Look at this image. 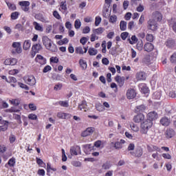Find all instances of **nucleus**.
<instances>
[{"label":"nucleus","mask_w":176,"mask_h":176,"mask_svg":"<svg viewBox=\"0 0 176 176\" xmlns=\"http://www.w3.org/2000/svg\"><path fill=\"white\" fill-rule=\"evenodd\" d=\"M96 128L94 127H88L87 129L81 133L82 137H87V135H91L94 133Z\"/></svg>","instance_id":"12"},{"label":"nucleus","mask_w":176,"mask_h":176,"mask_svg":"<svg viewBox=\"0 0 176 176\" xmlns=\"http://www.w3.org/2000/svg\"><path fill=\"white\" fill-rule=\"evenodd\" d=\"M147 28L151 31H156L157 30V22L155 19H150L147 22Z\"/></svg>","instance_id":"5"},{"label":"nucleus","mask_w":176,"mask_h":176,"mask_svg":"<svg viewBox=\"0 0 176 176\" xmlns=\"http://www.w3.org/2000/svg\"><path fill=\"white\" fill-rule=\"evenodd\" d=\"M61 89H63V84H61L60 82L56 84L54 87V90H55V91H57L58 90H61Z\"/></svg>","instance_id":"58"},{"label":"nucleus","mask_w":176,"mask_h":176,"mask_svg":"<svg viewBox=\"0 0 176 176\" xmlns=\"http://www.w3.org/2000/svg\"><path fill=\"white\" fill-rule=\"evenodd\" d=\"M140 89L144 94H148V93H149V88L144 84L140 85Z\"/></svg>","instance_id":"35"},{"label":"nucleus","mask_w":176,"mask_h":176,"mask_svg":"<svg viewBox=\"0 0 176 176\" xmlns=\"http://www.w3.org/2000/svg\"><path fill=\"white\" fill-rule=\"evenodd\" d=\"M96 108L97 111H99V112H102V111H104V106L100 103L96 104Z\"/></svg>","instance_id":"53"},{"label":"nucleus","mask_w":176,"mask_h":176,"mask_svg":"<svg viewBox=\"0 0 176 176\" xmlns=\"http://www.w3.org/2000/svg\"><path fill=\"white\" fill-rule=\"evenodd\" d=\"M78 109H80V111H82L83 112H86L87 109V104L86 103V101H82L81 104L78 105Z\"/></svg>","instance_id":"26"},{"label":"nucleus","mask_w":176,"mask_h":176,"mask_svg":"<svg viewBox=\"0 0 176 176\" xmlns=\"http://www.w3.org/2000/svg\"><path fill=\"white\" fill-rule=\"evenodd\" d=\"M82 25V22H80V20L76 19L74 22V28L76 30H79Z\"/></svg>","instance_id":"44"},{"label":"nucleus","mask_w":176,"mask_h":176,"mask_svg":"<svg viewBox=\"0 0 176 176\" xmlns=\"http://www.w3.org/2000/svg\"><path fill=\"white\" fill-rule=\"evenodd\" d=\"M8 83H16L17 79L13 76L8 77V80H7Z\"/></svg>","instance_id":"57"},{"label":"nucleus","mask_w":176,"mask_h":176,"mask_svg":"<svg viewBox=\"0 0 176 176\" xmlns=\"http://www.w3.org/2000/svg\"><path fill=\"white\" fill-rule=\"evenodd\" d=\"M19 6H21V8L23 12L25 13L30 12V5H31V3L30 1H22L19 2Z\"/></svg>","instance_id":"4"},{"label":"nucleus","mask_w":176,"mask_h":176,"mask_svg":"<svg viewBox=\"0 0 176 176\" xmlns=\"http://www.w3.org/2000/svg\"><path fill=\"white\" fill-rule=\"evenodd\" d=\"M127 29V22L124 21H121L120 23V30L121 31H126Z\"/></svg>","instance_id":"30"},{"label":"nucleus","mask_w":176,"mask_h":176,"mask_svg":"<svg viewBox=\"0 0 176 176\" xmlns=\"http://www.w3.org/2000/svg\"><path fill=\"white\" fill-rule=\"evenodd\" d=\"M134 149H135V144H134V143L129 144L127 147V151H134Z\"/></svg>","instance_id":"64"},{"label":"nucleus","mask_w":176,"mask_h":176,"mask_svg":"<svg viewBox=\"0 0 176 176\" xmlns=\"http://www.w3.org/2000/svg\"><path fill=\"white\" fill-rule=\"evenodd\" d=\"M136 79L138 80H145L146 79V76L145 72H139L136 74Z\"/></svg>","instance_id":"23"},{"label":"nucleus","mask_w":176,"mask_h":176,"mask_svg":"<svg viewBox=\"0 0 176 176\" xmlns=\"http://www.w3.org/2000/svg\"><path fill=\"white\" fill-rule=\"evenodd\" d=\"M60 9L64 12L67 10V1H63L60 2Z\"/></svg>","instance_id":"52"},{"label":"nucleus","mask_w":176,"mask_h":176,"mask_svg":"<svg viewBox=\"0 0 176 176\" xmlns=\"http://www.w3.org/2000/svg\"><path fill=\"white\" fill-rule=\"evenodd\" d=\"M102 20V19L100 18V16H96V18H95V25H96V27H98L100 25V24L101 23Z\"/></svg>","instance_id":"47"},{"label":"nucleus","mask_w":176,"mask_h":176,"mask_svg":"<svg viewBox=\"0 0 176 176\" xmlns=\"http://www.w3.org/2000/svg\"><path fill=\"white\" fill-rule=\"evenodd\" d=\"M23 47L24 50H28V49H30V47H31V41H30V40L25 41L23 43Z\"/></svg>","instance_id":"31"},{"label":"nucleus","mask_w":176,"mask_h":176,"mask_svg":"<svg viewBox=\"0 0 176 176\" xmlns=\"http://www.w3.org/2000/svg\"><path fill=\"white\" fill-rule=\"evenodd\" d=\"M30 120H38V116L36 114L30 113L28 115Z\"/></svg>","instance_id":"56"},{"label":"nucleus","mask_w":176,"mask_h":176,"mask_svg":"<svg viewBox=\"0 0 176 176\" xmlns=\"http://www.w3.org/2000/svg\"><path fill=\"white\" fill-rule=\"evenodd\" d=\"M76 53L77 54H83V48H82V47H78L76 48Z\"/></svg>","instance_id":"63"},{"label":"nucleus","mask_w":176,"mask_h":176,"mask_svg":"<svg viewBox=\"0 0 176 176\" xmlns=\"http://www.w3.org/2000/svg\"><path fill=\"white\" fill-rule=\"evenodd\" d=\"M111 167H112V165L111 164V162L109 161L106 162L102 165V170H109Z\"/></svg>","instance_id":"32"},{"label":"nucleus","mask_w":176,"mask_h":176,"mask_svg":"<svg viewBox=\"0 0 176 176\" xmlns=\"http://www.w3.org/2000/svg\"><path fill=\"white\" fill-rule=\"evenodd\" d=\"M160 124H162V126H164L165 127H168V126L169 124H170L171 121L170 120V119L168 118L163 117L160 119Z\"/></svg>","instance_id":"15"},{"label":"nucleus","mask_w":176,"mask_h":176,"mask_svg":"<svg viewBox=\"0 0 176 176\" xmlns=\"http://www.w3.org/2000/svg\"><path fill=\"white\" fill-rule=\"evenodd\" d=\"M33 25L36 31H43V28H42V26H41V25H39L38 22H33Z\"/></svg>","instance_id":"36"},{"label":"nucleus","mask_w":176,"mask_h":176,"mask_svg":"<svg viewBox=\"0 0 176 176\" xmlns=\"http://www.w3.org/2000/svg\"><path fill=\"white\" fill-rule=\"evenodd\" d=\"M10 102L15 107L20 105V100H19V99H12V100H10Z\"/></svg>","instance_id":"51"},{"label":"nucleus","mask_w":176,"mask_h":176,"mask_svg":"<svg viewBox=\"0 0 176 176\" xmlns=\"http://www.w3.org/2000/svg\"><path fill=\"white\" fill-rule=\"evenodd\" d=\"M131 155H134L135 157H141L144 155V150L141 147L137 148L134 152H131Z\"/></svg>","instance_id":"9"},{"label":"nucleus","mask_w":176,"mask_h":176,"mask_svg":"<svg viewBox=\"0 0 176 176\" xmlns=\"http://www.w3.org/2000/svg\"><path fill=\"white\" fill-rule=\"evenodd\" d=\"M34 19H36V20L41 21V23H49V20H47V18H46L45 16H43V14L41 13L36 14L34 16Z\"/></svg>","instance_id":"13"},{"label":"nucleus","mask_w":176,"mask_h":176,"mask_svg":"<svg viewBox=\"0 0 176 176\" xmlns=\"http://www.w3.org/2000/svg\"><path fill=\"white\" fill-rule=\"evenodd\" d=\"M130 127L135 133H138V131H140V126H138L137 124L131 123Z\"/></svg>","instance_id":"33"},{"label":"nucleus","mask_w":176,"mask_h":176,"mask_svg":"<svg viewBox=\"0 0 176 176\" xmlns=\"http://www.w3.org/2000/svg\"><path fill=\"white\" fill-rule=\"evenodd\" d=\"M126 96L128 100H133L135 97H137V91L133 88H129L126 91Z\"/></svg>","instance_id":"7"},{"label":"nucleus","mask_w":176,"mask_h":176,"mask_svg":"<svg viewBox=\"0 0 176 176\" xmlns=\"http://www.w3.org/2000/svg\"><path fill=\"white\" fill-rule=\"evenodd\" d=\"M57 117L59 119H67V118H71V115L67 113H58Z\"/></svg>","instance_id":"28"},{"label":"nucleus","mask_w":176,"mask_h":176,"mask_svg":"<svg viewBox=\"0 0 176 176\" xmlns=\"http://www.w3.org/2000/svg\"><path fill=\"white\" fill-rule=\"evenodd\" d=\"M94 34H97V35H101V34H102V32H104V29L102 28H98L97 29H96L94 31Z\"/></svg>","instance_id":"54"},{"label":"nucleus","mask_w":176,"mask_h":176,"mask_svg":"<svg viewBox=\"0 0 176 176\" xmlns=\"http://www.w3.org/2000/svg\"><path fill=\"white\" fill-rule=\"evenodd\" d=\"M79 64L82 69H86V68H87V63H86L83 59H80L79 60Z\"/></svg>","instance_id":"41"},{"label":"nucleus","mask_w":176,"mask_h":176,"mask_svg":"<svg viewBox=\"0 0 176 176\" xmlns=\"http://www.w3.org/2000/svg\"><path fill=\"white\" fill-rule=\"evenodd\" d=\"M88 53H89V56H96L97 54V53H98V50H97L93 47H90L88 50Z\"/></svg>","instance_id":"37"},{"label":"nucleus","mask_w":176,"mask_h":176,"mask_svg":"<svg viewBox=\"0 0 176 176\" xmlns=\"http://www.w3.org/2000/svg\"><path fill=\"white\" fill-rule=\"evenodd\" d=\"M47 50L52 52V53H56L58 51V48H57V45L53 43V41L50 43L48 47L46 48Z\"/></svg>","instance_id":"21"},{"label":"nucleus","mask_w":176,"mask_h":176,"mask_svg":"<svg viewBox=\"0 0 176 176\" xmlns=\"http://www.w3.org/2000/svg\"><path fill=\"white\" fill-rule=\"evenodd\" d=\"M155 49V46L151 43H146L144 45V52H147L148 53L152 52Z\"/></svg>","instance_id":"18"},{"label":"nucleus","mask_w":176,"mask_h":176,"mask_svg":"<svg viewBox=\"0 0 176 176\" xmlns=\"http://www.w3.org/2000/svg\"><path fill=\"white\" fill-rule=\"evenodd\" d=\"M32 50L33 52H36V53H39L41 50H42V45L37 43L34 44L32 47Z\"/></svg>","instance_id":"24"},{"label":"nucleus","mask_w":176,"mask_h":176,"mask_svg":"<svg viewBox=\"0 0 176 176\" xmlns=\"http://www.w3.org/2000/svg\"><path fill=\"white\" fill-rule=\"evenodd\" d=\"M131 39L130 38L128 39L131 45H134V43H137L138 42V38H137V36H135V35L132 36Z\"/></svg>","instance_id":"39"},{"label":"nucleus","mask_w":176,"mask_h":176,"mask_svg":"<svg viewBox=\"0 0 176 176\" xmlns=\"http://www.w3.org/2000/svg\"><path fill=\"white\" fill-rule=\"evenodd\" d=\"M8 164L10 167H14L16 166V158L14 157L10 158L8 162Z\"/></svg>","instance_id":"34"},{"label":"nucleus","mask_w":176,"mask_h":176,"mask_svg":"<svg viewBox=\"0 0 176 176\" xmlns=\"http://www.w3.org/2000/svg\"><path fill=\"white\" fill-rule=\"evenodd\" d=\"M170 61L172 64H176V52H174L170 58Z\"/></svg>","instance_id":"50"},{"label":"nucleus","mask_w":176,"mask_h":176,"mask_svg":"<svg viewBox=\"0 0 176 176\" xmlns=\"http://www.w3.org/2000/svg\"><path fill=\"white\" fill-rule=\"evenodd\" d=\"M59 60L57 58V56H52L50 58V63H53L54 64H57L58 63Z\"/></svg>","instance_id":"55"},{"label":"nucleus","mask_w":176,"mask_h":176,"mask_svg":"<svg viewBox=\"0 0 176 176\" xmlns=\"http://www.w3.org/2000/svg\"><path fill=\"white\" fill-rule=\"evenodd\" d=\"M165 135L166 138H173V137L175 135V131L171 128H169L166 130Z\"/></svg>","instance_id":"20"},{"label":"nucleus","mask_w":176,"mask_h":176,"mask_svg":"<svg viewBox=\"0 0 176 176\" xmlns=\"http://www.w3.org/2000/svg\"><path fill=\"white\" fill-rule=\"evenodd\" d=\"M18 85L19 86V87H21V89H24V90H30V87H28V85L23 83V82H18Z\"/></svg>","instance_id":"46"},{"label":"nucleus","mask_w":176,"mask_h":176,"mask_svg":"<svg viewBox=\"0 0 176 176\" xmlns=\"http://www.w3.org/2000/svg\"><path fill=\"white\" fill-rule=\"evenodd\" d=\"M8 123H9L8 121H5L4 125L0 126L1 131H6L8 130Z\"/></svg>","instance_id":"48"},{"label":"nucleus","mask_w":176,"mask_h":176,"mask_svg":"<svg viewBox=\"0 0 176 176\" xmlns=\"http://www.w3.org/2000/svg\"><path fill=\"white\" fill-rule=\"evenodd\" d=\"M35 61L36 63H38L41 65H45V64H46V58L41 54H37L35 58Z\"/></svg>","instance_id":"10"},{"label":"nucleus","mask_w":176,"mask_h":176,"mask_svg":"<svg viewBox=\"0 0 176 176\" xmlns=\"http://www.w3.org/2000/svg\"><path fill=\"white\" fill-rule=\"evenodd\" d=\"M58 104L60 107H63L64 108H68V107H69L68 101H59Z\"/></svg>","instance_id":"49"},{"label":"nucleus","mask_w":176,"mask_h":176,"mask_svg":"<svg viewBox=\"0 0 176 176\" xmlns=\"http://www.w3.org/2000/svg\"><path fill=\"white\" fill-rule=\"evenodd\" d=\"M109 21V23H111V24H115V23H116V21H118V16L116 15L110 16Z\"/></svg>","instance_id":"40"},{"label":"nucleus","mask_w":176,"mask_h":176,"mask_svg":"<svg viewBox=\"0 0 176 176\" xmlns=\"http://www.w3.org/2000/svg\"><path fill=\"white\" fill-rule=\"evenodd\" d=\"M12 47L14 50H12V54H16L17 53L18 54H20L21 52H23V50L21 49V43L19 42H14L12 43Z\"/></svg>","instance_id":"3"},{"label":"nucleus","mask_w":176,"mask_h":176,"mask_svg":"<svg viewBox=\"0 0 176 176\" xmlns=\"http://www.w3.org/2000/svg\"><path fill=\"white\" fill-rule=\"evenodd\" d=\"M144 111H146V106L145 104H140L135 107L134 113H142Z\"/></svg>","instance_id":"11"},{"label":"nucleus","mask_w":176,"mask_h":176,"mask_svg":"<svg viewBox=\"0 0 176 176\" xmlns=\"http://www.w3.org/2000/svg\"><path fill=\"white\" fill-rule=\"evenodd\" d=\"M115 80L120 86H123L124 85V77H120V76H116L115 77Z\"/></svg>","instance_id":"25"},{"label":"nucleus","mask_w":176,"mask_h":176,"mask_svg":"<svg viewBox=\"0 0 176 176\" xmlns=\"http://www.w3.org/2000/svg\"><path fill=\"white\" fill-rule=\"evenodd\" d=\"M154 39H155V36H153V34H146V40L148 42H153Z\"/></svg>","instance_id":"42"},{"label":"nucleus","mask_w":176,"mask_h":176,"mask_svg":"<svg viewBox=\"0 0 176 176\" xmlns=\"http://www.w3.org/2000/svg\"><path fill=\"white\" fill-rule=\"evenodd\" d=\"M19 16H20V13L17 11L11 13V20H17L19 19Z\"/></svg>","instance_id":"38"},{"label":"nucleus","mask_w":176,"mask_h":176,"mask_svg":"<svg viewBox=\"0 0 176 176\" xmlns=\"http://www.w3.org/2000/svg\"><path fill=\"white\" fill-rule=\"evenodd\" d=\"M102 16L105 19H108V17L111 16V12H109V10H108L107 8L104 9L102 12Z\"/></svg>","instance_id":"43"},{"label":"nucleus","mask_w":176,"mask_h":176,"mask_svg":"<svg viewBox=\"0 0 176 176\" xmlns=\"http://www.w3.org/2000/svg\"><path fill=\"white\" fill-rule=\"evenodd\" d=\"M52 171H57V168H53L52 167V165L50 164V163H47V175H50V173H52Z\"/></svg>","instance_id":"29"},{"label":"nucleus","mask_w":176,"mask_h":176,"mask_svg":"<svg viewBox=\"0 0 176 176\" xmlns=\"http://www.w3.org/2000/svg\"><path fill=\"white\" fill-rule=\"evenodd\" d=\"M6 5L10 10L12 12L17 10V7L16 6L15 3H10L9 1H6Z\"/></svg>","instance_id":"27"},{"label":"nucleus","mask_w":176,"mask_h":176,"mask_svg":"<svg viewBox=\"0 0 176 176\" xmlns=\"http://www.w3.org/2000/svg\"><path fill=\"white\" fill-rule=\"evenodd\" d=\"M114 148H116V149H122V148H123V145L122 144V143L116 142L114 143Z\"/></svg>","instance_id":"60"},{"label":"nucleus","mask_w":176,"mask_h":176,"mask_svg":"<svg viewBox=\"0 0 176 176\" xmlns=\"http://www.w3.org/2000/svg\"><path fill=\"white\" fill-rule=\"evenodd\" d=\"M157 118V113L155 111H151L147 114V120H151L152 122L153 120H156Z\"/></svg>","instance_id":"17"},{"label":"nucleus","mask_w":176,"mask_h":176,"mask_svg":"<svg viewBox=\"0 0 176 176\" xmlns=\"http://www.w3.org/2000/svg\"><path fill=\"white\" fill-rule=\"evenodd\" d=\"M136 47L138 50H139V52H141V50L144 49V43L142 42V41H138V43L136 45Z\"/></svg>","instance_id":"45"},{"label":"nucleus","mask_w":176,"mask_h":176,"mask_svg":"<svg viewBox=\"0 0 176 176\" xmlns=\"http://www.w3.org/2000/svg\"><path fill=\"white\" fill-rule=\"evenodd\" d=\"M153 126V122L151 120L146 119L140 124V134H148L149 129Z\"/></svg>","instance_id":"1"},{"label":"nucleus","mask_w":176,"mask_h":176,"mask_svg":"<svg viewBox=\"0 0 176 176\" xmlns=\"http://www.w3.org/2000/svg\"><path fill=\"white\" fill-rule=\"evenodd\" d=\"M53 16L54 17H55V19H57V20H61V16L60 15L58 11H54Z\"/></svg>","instance_id":"61"},{"label":"nucleus","mask_w":176,"mask_h":176,"mask_svg":"<svg viewBox=\"0 0 176 176\" xmlns=\"http://www.w3.org/2000/svg\"><path fill=\"white\" fill-rule=\"evenodd\" d=\"M153 20L162 21V20H163V15L159 11H155L153 13Z\"/></svg>","instance_id":"16"},{"label":"nucleus","mask_w":176,"mask_h":176,"mask_svg":"<svg viewBox=\"0 0 176 176\" xmlns=\"http://www.w3.org/2000/svg\"><path fill=\"white\" fill-rule=\"evenodd\" d=\"M80 146L78 145L72 146L70 148V155H72V156H78V155H80Z\"/></svg>","instance_id":"8"},{"label":"nucleus","mask_w":176,"mask_h":176,"mask_svg":"<svg viewBox=\"0 0 176 176\" xmlns=\"http://www.w3.org/2000/svg\"><path fill=\"white\" fill-rule=\"evenodd\" d=\"M42 42L45 49H47L53 41L52 39L49 38V37L43 36L42 38Z\"/></svg>","instance_id":"19"},{"label":"nucleus","mask_w":176,"mask_h":176,"mask_svg":"<svg viewBox=\"0 0 176 176\" xmlns=\"http://www.w3.org/2000/svg\"><path fill=\"white\" fill-rule=\"evenodd\" d=\"M165 45L166 47L173 48L175 46V41L173 38H168L165 42Z\"/></svg>","instance_id":"22"},{"label":"nucleus","mask_w":176,"mask_h":176,"mask_svg":"<svg viewBox=\"0 0 176 176\" xmlns=\"http://www.w3.org/2000/svg\"><path fill=\"white\" fill-rule=\"evenodd\" d=\"M120 36H121L122 41H126V39H127V37L129 36V32H124L121 33Z\"/></svg>","instance_id":"59"},{"label":"nucleus","mask_w":176,"mask_h":176,"mask_svg":"<svg viewBox=\"0 0 176 176\" xmlns=\"http://www.w3.org/2000/svg\"><path fill=\"white\" fill-rule=\"evenodd\" d=\"M49 71H52V66H50V65L45 66L43 69V74H46V73L49 72Z\"/></svg>","instance_id":"62"},{"label":"nucleus","mask_w":176,"mask_h":176,"mask_svg":"<svg viewBox=\"0 0 176 176\" xmlns=\"http://www.w3.org/2000/svg\"><path fill=\"white\" fill-rule=\"evenodd\" d=\"M145 120V115L144 113H136L133 118L134 123L141 124Z\"/></svg>","instance_id":"6"},{"label":"nucleus","mask_w":176,"mask_h":176,"mask_svg":"<svg viewBox=\"0 0 176 176\" xmlns=\"http://www.w3.org/2000/svg\"><path fill=\"white\" fill-rule=\"evenodd\" d=\"M5 65H16L17 64V59L15 58H7L4 61Z\"/></svg>","instance_id":"14"},{"label":"nucleus","mask_w":176,"mask_h":176,"mask_svg":"<svg viewBox=\"0 0 176 176\" xmlns=\"http://www.w3.org/2000/svg\"><path fill=\"white\" fill-rule=\"evenodd\" d=\"M23 80L25 83L29 86H35V85H36V80L35 79V76L32 75L25 76L23 77Z\"/></svg>","instance_id":"2"}]
</instances>
